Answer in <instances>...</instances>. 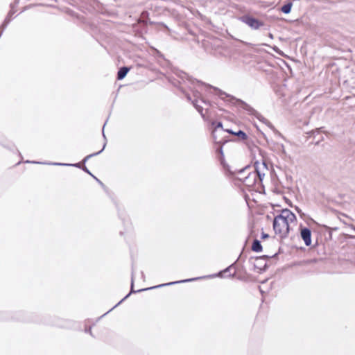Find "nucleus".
<instances>
[{"label":"nucleus","instance_id":"f257e3e1","mask_svg":"<svg viewBox=\"0 0 355 355\" xmlns=\"http://www.w3.org/2000/svg\"><path fill=\"white\" fill-rule=\"evenodd\" d=\"M221 165L225 175L228 178H235L236 173L239 175H245L246 173V176L243 178L237 177V180L247 187H252L257 183V175L253 171H251L252 167L250 165L241 169H233L232 167L225 162L223 159L221 161Z\"/></svg>","mask_w":355,"mask_h":355},{"label":"nucleus","instance_id":"f03ea898","mask_svg":"<svg viewBox=\"0 0 355 355\" xmlns=\"http://www.w3.org/2000/svg\"><path fill=\"white\" fill-rule=\"evenodd\" d=\"M210 87L213 88L216 91V94L222 100H225V98H228V101L230 102L232 104L237 103L240 107L245 110L248 114L254 116L257 119H258L260 121L265 123H270V121L263 117L260 113H259L257 110H255L252 107H251L250 105L242 101L241 99L236 98V97L230 95L225 92L220 90V89L209 86Z\"/></svg>","mask_w":355,"mask_h":355},{"label":"nucleus","instance_id":"7ed1b4c3","mask_svg":"<svg viewBox=\"0 0 355 355\" xmlns=\"http://www.w3.org/2000/svg\"><path fill=\"white\" fill-rule=\"evenodd\" d=\"M200 278L201 277H197V278H191V279H184V280H180V281H175V282H169V283H166V284H160V285H158V286H152V287H150V288H142V289H139L137 291H135L134 288H133V287H134V277H133V271H132V278H131V290H130V292L126 296H125L116 306H114V308L116 307V306H118L119 304H120L125 299H127L130 296V295L131 293H139V292L145 291H147V290L154 289V288H159V287H163V286H169V285H173V284H180V283L193 282V281H195V280L200 279Z\"/></svg>","mask_w":355,"mask_h":355},{"label":"nucleus","instance_id":"20e7f679","mask_svg":"<svg viewBox=\"0 0 355 355\" xmlns=\"http://www.w3.org/2000/svg\"><path fill=\"white\" fill-rule=\"evenodd\" d=\"M273 230L275 234L279 236L280 239H285L288 236L290 227L282 216L277 215L273 220Z\"/></svg>","mask_w":355,"mask_h":355},{"label":"nucleus","instance_id":"39448f33","mask_svg":"<svg viewBox=\"0 0 355 355\" xmlns=\"http://www.w3.org/2000/svg\"><path fill=\"white\" fill-rule=\"evenodd\" d=\"M238 19L240 21L245 24L252 30H258L261 26H264L263 21H260L250 15H242Z\"/></svg>","mask_w":355,"mask_h":355},{"label":"nucleus","instance_id":"423d86ee","mask_svg":"<svg viewBox=\"0 0 355 355\" xmlns=\"http://www.w3.org/2000/svg\"><path fill=\"white\" fill-rule=\"evenodd\" d=\"M300 236L306 246L311 245V231L309 228L300 226Z\"/></svg>","mask_w":355,"mask_h":355},{"label":"nucleus","instance_id":"0eeeda50","mask_svg":"<svg viewBox=\"0 0 355 355\" xmlns=\"http://www.w3.org/2000/svg\"><path fill=\"white\" fill-rule=\"evenodd\" d=\"M279 215L282 216L288 225L297 220L296 216L288 209H282Z\"/></svg>","mask_w":355,"mask_h":355},{"label":"nucleus","instance_id":"6e6552de","mask_svg":"<svg viewBox=\"0 0 355 355\" xmlns=\"http://www.w3.org/2000/svg\"><path fill=\"white\" fill-rule=\"evenodd\" d=\"M186 98L188 101H191L192 104L197 110V111L200 114L202 118H205V114L203 113V107L198 104V101L197 99L194 101H191V96L189 94H186Z\"/></svg>","mask_w":355,"mask_h":355},{"label":"nucleus","instance_id":"1a4fd4ad","mask_svg":"<svg viewBox=\"0 0 355 355\" xmlns=\"http://www.w3.org/2000/svg\"><path fill=\"white\" fill-rule=\"evenodd\" d=\"M104 126H105V125H103V138H104V139L105 140V143H104V144H103V146L102 149H101V150H99L98 152H96V153H92V154H90V155H87V156L83 159V164H85V163L87 160H89L91 157H94V156H96V155H99L100 153H101L103 151V150L105 149V146H106V137H105V133H104Z\"/></svg>","mask_w":355,"mask_h":355},{"label":"nucleus","instance_id":"9d476101","mask_svg":"<svg viewBox=\"0 0 355 355\" xmlns=\"http://www.w3.org/2000/svg\"><path fill=\"white\" fill-rule=\"evenodd\" d=\"M211 125L214 126V130L212 131L213 139L214 140L215 142L220 143V141H217V139H216L215 134H216V132L217 131L218 128H221L223 130H224L223 129V123L220 121H218V122L213 121L211 123Z\"/></svg>","mask_w":355,"mask_h":355},{"label":"nucleus","instance_id":"9b49d317","mask_svg":"<svg viewBox=\"0 0 355 355\" xmlns=\"http://www.w3.org/2000/svg\"><path fill=\"white\" fill-rule=\"evenodd\" d=\"M129 71H130V68L128 67H121L117 72V79L118 80L123 79L126 76V75Z\"/></svg>","mask_w":355,"mask_h":355},{"label":"nucleus","instance_id":"f8f14e48","mask_svg":"<svg viewBox=\"0 0 355 355\" xmlns=\"http://www.w3.org/2000/svg\"><path fill=\"white\" fill-rule=\"evenodd\" d=\"M258 165L259 163L256 162L253 168V172L257 175V180H259L260 182H261L263 177L265 176V174L260 172L258 168Z\"/></svg>","mask_w":355,"mask_h":355},{"label":"nucleus","instance_id":"ddd939ff","mask_svg":"<svg viewBox=\"0 0 355 355\" xmlns=\"http://www.w3.org/2000/svg\"><path fill=\"white\" fill-rule=\"evenodd\" d=\"M262 249L261 242L257 239H254L252 245V250L256 252H260L262 251Z\"/></svg>","mask_w":355,"mask_h":355},{"label":"nucleus","instance_id":"4468645a","mask_svg":"<svg viewBox=\"0 0 355 355\" xmlns=\"http://www.w3.org/2000/svg\"><path fill=\"white\" fill-rule=\"evenodd\" d=\"M293 6V3L291 1L287 2L285 3L282 8L281 11L284 12V14H288L291 11V8Z\"/></svg>","mask_w":355,"mask_h":355},{"label":"nucleus","instance_id":"2eb2a0df","mask_svg":"<svg viewBox=\"0 0 355 355\" xmlns=\"http://www.w3.org/2000/svg\"><path fill=\"white\" fill-rule=\"evenodd\" d=\"M13 14H14V12L10 11L8 15L6 17L5 20L3 21V23L1 24V34L3 33V29L7 26V25L10 21Z\"/></svg>","mask_w":355,"mask_h":355},{"label":"nucleus","instance_id":"dca6fc26","mask_svg":"<svg viewBox=\"0 0 355 355\" xmlns=\"http://www.w3.org/2000/svg\"><path fill=\"white\" fill-rule=\"evenodd\" d=\"M13 14H14V12L10 11L8 15L6 17L5 20L3 21V23L1 24V34L3 33V29L7 26V25L10 21Z\"/></svg>","mask_w":355,"mask_h":355},{"label":"nucleus","instance_id":"f3484780","mask_svg":"<svg viewBox=\"0 0 355 355\" xmlns=\"http://www.w3.org/2000/svg\"><path fill=\"white\" fill-rule=\"evenodd\" d=\"M51 164L52 165H56V166H74V167H77V168H83L82 165H81V163H76V164H64V163H58V162H55V163H51Z\"/></svg>","mask_w":355,"mask_h":355},{"label":"nucleus","instance_id":"a211bd4d","mask_svg":"<svg viewBox=\"0 0 355 355\" xmlns=\"http://www.w3.org/2000/svg\"><path fill=\"white\" fill-rule=\"evenodd\" d=\"M234 135L237 136L241 140H245L248 138L247 134L241 130H239V131L235 132Z\"/></svg>","mask_w":355,"mask_h":355},{"label":"nucleus","instance_id":"6ab92c4d","mask_svg":"<svg viewBox=\"0 0 355 355\" xmlns=\"http://www.w3.org/2000/svg\"><path fill=\"white\" fill-rule=\"evenodd\" d=\"M234 264L235 263H232V265H230V266H228L227 268H226L225 270H223V271H220L219 272L216 276H218V277H224L225 276V275L229 272V271L231 270L232 268H233L234 266Z\"/></svg>","mask_w":355,"mask_h":355},{"label":"nucleus","instance_id":"aec40b11","mask_svg":"<svg viewBox=\"0 0 355 355\" xmlns=\"http://www.w3.org/2000/svg\"><path fill=\"white\" fill-rule=\"evenodd\" d=\"M217 152L220 155V162H221V161L224 159V157H223V148H222V146H220L218 150H217ZM225 162V161H224Z\"/></svg>","mask_w":355,"mask_h":355},{"label":"nucleus","instance_id":"412c9836","mask_svg":"<svg viewBox=\"0 0 355 355\" xmlns=\"http://www.w3.org/2000/svg\"><path fill=\"white\" fill-rule=\"evenodd\" d=\"M295 210L300 214L301 218H303L305 216V214L302 211V210L299 207H296Z\"/></svg>","mask_w":355,"mask_h":355},{"label":"nucleus","instance_id":"4be33fe9","mask_svg":"<svg viewBox=\"0 0 355 355\" xmlns=\"http://www.w3.org/2000/svg\"><path fill=\"white\" fill-rule=\"evenodd\" d=\"M82 169L83 171L86 172L89 175H92V173L89 171V169L85 166H83Z\"/></svg>","mask_w":355,"mask_h":355},{"label":"nucleus","instance_id":"5701e85b","mask_svg":"<svg viewBox=\"0 0 355 355\" xmlns=\"http://www.w3.org/2000/svg\"><path fill=\"white\" fill-rule=\"evenodd\" d=\"M265 124L269 127L270 129H272V130H275L274 126L272 125V123L270 122V123H265Z\"/></svg>","mask_w":355,"mask_h":355},{"label":"nucleus","instance_id":"b1692460","mask_svg":"<svg viewBox=\"0 0 355 355\" xmlns=\"http://www.w3.org/2000/svg\"><path fill=\"white\" fill-rule=\"evenodd\" d=\"M265 124L269 127L270 129H272V130H275L274 126L272 125V123L270 122V123H265Z\"/></svg>","mask_w":355,"mask_h":355},{"label":"nucleus","instance_id":"393cba45","mask_svg":"<svg viewBox=\"0 0 355 355\" xmlns=\"http://www.w3.org/2000/svg\"><path fill=\"white\" fill-rule=\"evenodd\" d=\"M265 124L269 127L270 129H272V130H275L274 126L272 125V123L270 122V123H265Z\"/></svg>","mask_w":355,"mask_h":355},{"label":"nucleus","instance_id":"a878e982","mask_svg":"<svg viewBox=\"0 0 355 355\" xmlns=\"http://www.w3.org/2000/svg\"><path fill=\"white\" fill-rule=\"evenodd\" d=\"M269 237V235L266 233L262 232L261 239H267Z\"/></svg>","mask_w":355,"mask_h":355},{"label":"nucleus","instance_id":"bb28decb","mask_svg":"<svg viewBox=\"0 0 355 355\" xmlns=\"http://www.w3.org/2000/svg\"><path fill=\"white\" fill-rule=\"evenodd\" d=\"M224 131H225L230 134L234 135H235V132H234L233 130H230V129L225 130Z\"/></svg>","mask_w":355,"mask_h":355},{"label":"nucleus","instance_id":"cd10ccee","mask_svg":"<svg viewBox=\"0 0 355 355\" xmlns=\"http://www.w3.org/2000/svg\"><path fill=\"white\" fill-rule=\"evenodd\" d=\"M246 175H247V174H246V173H245V175H239L238 173H236V174L235 178H233V179H235V180H237V178H236L237 177H241V178H243V177H245V176H246Z\"/></svg>","mask_w":355,"mask_h":355},{"label":"nucleus","instance_id":"c85d7f7f","mask_svg":"<svg viewBox=\"0 0 355 355\" xmlns=\"http://www.w3.org/2000/svg\"><path fill=\"white\" fill-rule=\"evenodd\" d=\"M265 257H266V256H264V257H256V261H257V262H259V261H261V260L264 259H265Z\"/></svg>","mask_w":355,"mask_h":355},{"label":"nucleus","instance_id":"c756f323","mask_svg":"<svg viewBox=\"0 0 355 355\" xmlns=\"http://www.w3.org/2000/svg\"><path fill=\"white\" fill-rule=\"evenodd\" d=\"M85 332H86V333H89L90 335H92V333L91 327H89L88 329H85Z\"/></svg>","mask_w":355,"mask_h":355},{"label":"nucleus","instance_id":"7c9ffc66","mask_svg":"<svg viewBox=\"0 0 355 355\" xmlns=\"http://www.w3.org/2000/svg\"><path fill=\"white\" fill-rule=\"evenodd\" d=\"M96 181L98 182V184L100 185H101L103 187H105L104 184L99 180V179H96Z\"/></svg>","mask_w":355,"mask_h":355},{"label":"nucleus","instance_id":"2f4dec72","mask_svg":"<svg viewBox=\"0 0 355 355\" xmlns=\"http://www.w3.org/2000/svg\"><path fill=\"white\" fill-rule=\"evenodd\" d=\"M349 227L355 232V226L353 225H349Z\"/></svg>","mask_w":355,"mask_h":355},{"label":"nucleus","instance_id":"473e14b6","mask_svg":"<svg viewBox=\"0 0 355 355\" xmlns=\"http://www.w3.org/2000/svg\"><path fill=\"white\" fill-rule=\"evenodd\" d=\"M319 130H315L314 131H312V134L313 135V137H315V133H317V134H319Z\"/></svg>","mask_w":355,"mask_h":355},{"label":"nucleus","instance_id":"72a5a7b5","mask_svg":"<svg viewBox=\"0 0 355 355\" xmlns=\"http://www.w3.org/2000/svg\"><path fill=\"white\" fill-rule=\"evenodd\" d=\"M281 148H282V151L283 152V153H285L284 146L283 145L281 146Z\"/></svg>","mask_w":355,"mask_h":355},{"label":"nucleus","instance_id":"f704fd0d","mask_svg":"<svg viewBox=\"0 0 355 355\" xmlns=\"http://www.w3.org/2000/svg\"><path fill=\"white\" fill-rule=\"evenodd\" d=\"M254 268H259V269H260V270L261 269V266H257V264H255V263H254Z\"/></svg>","mask_w":355,"mask_h":355},{"label":"nucleus","instance_id":"c9c22d12","mask_svg":"<svg viewBox=\"0 0 355 355\" xmlns=\"http://www.w3.org/2000/svg\"><path fill=\"white\" fill-rule=\"evenodd\" d=\"M27 163H36L40 164V162L26 161Z\"/></svg>","mask_w":355,"mask_h":355},{"label":"nucleus","instance_id":"e433bc0d","mask_svg":"<svg viewBox=\"0 0 355 355\" xmlns=\"http://www.w3.org/2000/svg\"><path fill=\"white\" fill-rule=\"evenodd\" d=\"M235 273H236V272H234L233 274H232V275H231V274H230V275H228L227 276H229V277H234V275H235Z\"/></svg>","mask_w":355,"mask_h":355},{"label":"nucleus","instance_id":"4c0bfd02","mask_svg":"<svg viewBox=\"0 0 355 355\" xmlns=\"http://www.w3.org/2000/svg\"><path fill=\"white\" fill-rule=\"evenodd\" d=\"M93 178H94L96 180L98 179L96 177H95L92 173L90 175Z\"/></svg>","mask_w":355,"mask_h":355},{"label":"nucleus","instance_id":"58836bf2","mask_svg":"<svg viewBox=\"0 0 355 355\" xmlns=\"http://www.w3.org/2000/svg\"><path fill=\"white\" fill-rule=\"evenodd\" d=\"M93 178H94L96 180L98 179L96 177H95L92 173L90 175Z\"/></svg>","mask_w":355,"mask_h":355},{"label":"nucleus","instance_id":"ea45409f","mask_svg":"<svg viewBox=\"0 0 355 355\" xmlns=\"http://www.w3.org/2000/svg\"><path fill=\"white\" fill-rule=\"evenodd\" d=\"M93 178H94L96 180L98 179L96 177H95L92 173L90 175Z\"/></svg>","mask_w":355,"mask_h":355},{"label":"nucleus","instance_id":"a19ab883","mask_svg":"<svg viewBox=\"0 0 355 355\" xmlns=\"http://www.w3.org/2000/svg\"><path fill=\"white\" fill-rule=\"evenodd\" d=\"M146 13H147L146 12H142V15L144 16V15H145Z\"/></svg>","mask_w":355,"mask_h":355},{"label":"nucleus","instance_id":"79ce46f5","mask_svg":"<svg viewBox=\"0 0 355 355\" xmlns=\"http://www.w3.org/2000/svg\"><path fill=\"white\" fill-rule=\"evenodd\" d=\"M263 164V166L264 167H266V164L264 162H263V164Z\"/></svg>","mask_w":355,"mask_h":355},{"label":"nucleus","instance_id":"37998d69","mask_svg":"<svg viewBox=\"0 0 355 355\" xmlns=\"http://www.w3.org/2000/svg\"><path fill=\"white\" fill-rule=\"evenodd\" d=\"M261 135H263V137H266V135H264L263 132H261Z\"/></svg>","mask_w":355,"mask_h":355},{"label":"nucleus","instance_id":"c03bdc74","mask_svg":"<svg viewBox=\"0 0 355 355\" xmlns=\"http://www.w3.org/2000/svg\"><path fill=\"white\" fill-rule=\"evenodd\" d=\"M261 135H263V137H266V135H264L263 132H261Z\"/></svg>","mask_w":355,"mask_h":355},{"label":"nucleus","instance_id":"a18cd8bd","mask_svg":"<svg viewBox=\"0 0 355 355\" xmlns=\"http://www.w3.org/2000/svg\"><path fill=\"white\" fill-rule=\"evenodd\" d=\"M261 135H263V137H266V135H264L263 132H261Z\"/></svg>","mask_w":355,"mask_h":355},{"label":"nucleus","instance_id":"49530a36","mask_svg":"<svg viewBox=\"0 0 355 355\" xmlns=\"http://www.w3.org/2000/svg\"><path fill=\"white\" fill-rule=\"evenodd\" d=\"M269 37H272V34H270V35H269Z\"/></svg>","mask_w":355,"mask_h":355},{"label":"nucleus","instance_id":"de8ad7c7","mask_svg":"<svg viewBox=\"0 0 355 355\" xmlns=\"http://www.w3.org/2000/svg\"><path fill=\"white\" fill-rule=\"evenodd\" d=\"M311 220L313 221V223H315V221L313 219H311Z\"/></svg>","mask_w":355,"mask_h":355}]
</instances>
